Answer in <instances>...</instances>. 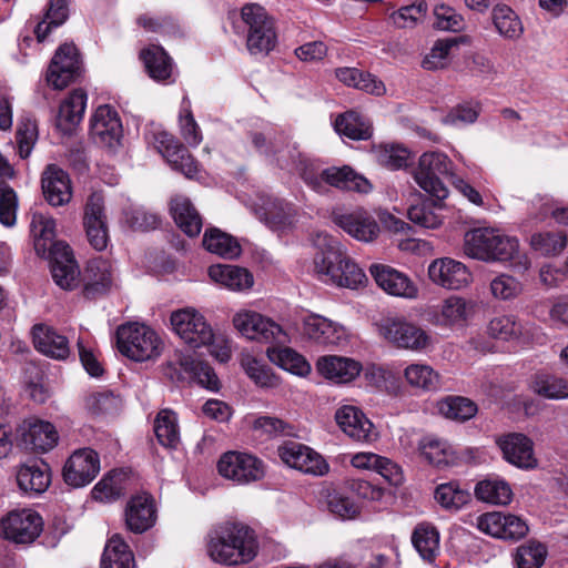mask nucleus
I'll use <instances>...</instances> for the list:
<instances>
[{
	"instance_id": "29",
	"label": "nucleus",
	"mask_w": 568,
	"mask_h": 568,
	"mask_svg": "<svg viewBox=\"0 0 568 568\" xmlns=\"http://www.w3.org/2000/svg\"><path fill=\"white\" fill-rule=\"evenodd\" d=\"M334 223L361 242H373L379 234V225L376 220L365 211L335 214Z\"/></svg>"
},
{
	"instance_id": "56",
	"label": "nucleus",
	"mask_w": 568,
	"mask_h": 568,
	"mask_svg": "<svg viewBox=\"0 0 568 568\" xmlns=\"http://www.w3.org/2000/svg\"><path fill=\"white\" fill-rule=\"evenodd\" d=\"M532 390L549 399L568 398V381L561 377L537 374L531 383Z\"/></svg>"
},
{
	"instance_id": "27",
	"label": "nucleus",
	"mask_w": 568,
	"mask_h": 568,
	"mask_svg": "<svg viewBox=\"0 0 568 568\" xmlns=\"http://www.w3.org/2000/svg\"><path fill=\"white\" fill-rule=\"evenodd\" d=\"M41 187L45 200L52 206H62L72 197L70 178L55 164H49L43 171Z\"/></svg>"
},
{
	"instance_id": "63",
	"label": "nucleus",
	"mask_w": 568,
	"mask_h": 568,
	"mask_svg": "<svg viewBox=\"0 0 568 568\" xmlns=\"http://www.w3.org/2000/svg\"><path fill=\"white\" fill-rule=\"evenodd\" d=\"M480 113L478 102H463L452 108L444 118V123L450 125H466L476 122Z\"/></svg>"
},
{
	"instance_id": "19",
	"label": "nucleus",
	"mask_w": 568,
	"mask_h": 568,
	"mask_svg": "<svg viewBox=\"0 0 568 568\" xmlns=\"http://www.w3.org/2000/svg\"><path fill=\"white\" fill-rule=\"evenodd\" d=\"M156 142L159 151L173 170L181 172L187 179L199 176L200 164L173 135L161 132L158 134Z\"/></svg>"
},
{
	"instance_id": "58",
	"label": "nucleus",
	"mask_w": 568,
	"mask_h": 568,
	"mask_svg": "<svg viewBox=\"0 0 568 568\" xmlns=\"http://www.w3.org/2000/svg\"><path fill=\"white\" fill-rule=\"evenodd\" d=\"M428 10L425 1L404 6L388 14L392 23L399 29H412L418 24Z\"/></svg>"
},
{
	"instance_id": "24",
	"label": "nucleus",
	"mask_w": 568,
	"mask_h": 568,
	"mask_svg": "<svg viewBox=\"0 0 568 568\" xmlns=\"http://www.w3.org/2000/svg\"><path fill=\"white\" fill-rule=\"evenodd\" d=\"M173 364L178 365L182 372L170 373L172 379L183 381L187 378L212 392L220 389L219 377L207 363L197 361L190 354H178Z\"/></svg>"
},
{
	"instance_id": "50",
	"label": "nucleus",
	"mask_w": 568,
	"mask_h": 568,
	"mask_svg": "<svg viewBox=\"0 0 568 568\" xmlns=\"http://www.w3.org/2000/svg\"><path fill=\"white\" fill-rule=\"evenodd\" d=\"M434 498L446 510L457 511L470 501V494L457 481H448L436 487Z\"/></svg>"
},
{
	"instance_id": "20",
	"label": "nucleus",
	"mask_w": 568,
	"mask_h": 568,
	"mask_svg": "<svg viewBox=\"0 0 568 568\" xmlns=\"http://www.w3.org/2000/svg\"><path fill=\"white\" fill-rule=\"evenodd\" d=\"M428 276L433 283L447 290H462L473 280L465 264L449 257L433 261L428 266Z\"/></svg>"
},
{
	"instance_id": "7",
	"label": "nucleus",
	"mask_w": 568,
	"mask_h": 568,
	"mask_svg": "<svg viewBox=\"0 0 568 568\" xmlns=\"http://www.w3.org/2000/svg\"><path fill=\"white\" fill-rule=\"evenodd\" d=\"M453 163L442 152H425L420 155L418 166L414 171V180L432 197L444 201L448 196V189L442 176L452 173Z\"/></svg>"
},
{
	"instance_id": "62",
	"label": "nucleus",
	"mask_w": 568,
	"mask_h": 568,
	"mask_svg": "<svg viewBox=\"0 0 568 568\" xmlns=\"http://www.w3.org/2000/svg\"><path fill=\"white\" fill-rule=\"evenodd\" d=\"M434 26L443 31L460 32L465 29V20L454 8L438 4L434 9Z\"/></svg>"
},
{
	"instance_id": "22",
	"label": "nucleus",
	"mask_w": 568,
	"mask_h": 568,
	"mask_svg": "<svg viewBox=\"0 0 568 568\" xmlns=\"http://www.w3.org/2000/svg\"><path fill=\"white\" fill-rule=\"evenodd\" d=\"M384 337L400 348L423 351L430 343V336L420 327L400 320H393L383 326Z\"/></svg>"
},
{
	"instance_id": "54",
	"label": "nucleus",
	"mask_w": 568,
	"mask_h": 568,
	"mask_svg": "<svg viewBox=\"0 0 568 568\" xmlns=\"http://www.w3.org/2000/svg\"><path fill=\"white\" fill-rule=\"evenodd\" d=\"M154 433L162 446L176 447L180 435L175 413L170 409H162L155 418Z\"/></svg>"
},
{
	"instance_id": "59",
	"label": "nucleus",
	"mask_w": 568,
	"mask_h": 568,
	"mask_svg": "<svg viewBox=\"0 0 568 568\" xmlns=\"http://www.w3.org/2000/svg\"><path fill=\"white\" fill-rule=\"evenodd\" d=\"M546 556L547 549L545 545L529 540L517 548L515 560L518 568H540L545 562Z\"/></svg>"
},
{
	"instance_id": "30",
	"label": "nucleus",
	"mask_w": 568,
	"mask_h": 568,
	"mask_svg": "<svg viewBox=\"0 0 568 568\" xmlns=\"http://www.w3.org/2000/svg\"><path fill=\"white\" fill-rule=\"evenodd\" d=\"M33 344L37 351L54 359H65L70 354L69 341L53 327L37 324L32 328Z\"/></svg>"
},
{
	"instance_id": "12",
	"label": "nucleus",
	"mask_w": 568,
	"mask_h": 568,
	"mask_svg": "<svg viewBox=\"0 0 568 568\" xmlns=\"http://www.w3.org/2000/svg\"><path fill=\"white\" fill-rule=\"evenodd\" d=\"M171 325L174 332L193 348L210 345L214 334L204 316L192 308L173 312Z\"/></svg>"
},
{
	"instance_id": "47",
	"label": "nucleus",
	"mask_w": 568,
	"mask_h": 568,
	"mask_svg": "<svg viewBox=\"0 0 568 568\" xmlns=\"http://www.w3.org/2000/svg\"><path fill=\"white\" fill-rule=\"evenodd\" d=\"M531 250L542 256H557L567 246V234L564 231H540L530 236Z\"/></svg>"
},
{
	"instance_id": "38",
	"label": "nucleus",
	"mask_w": 568,
	"mask_h": 568,
	"mask_svg": "<svg viewBox=\"0 0 568 568\" xmlns=\"http://www.w3.org/2000/svg\"><path fill=\"white\" fill-rule=\"evenodd\" d=\"M468 36H458L453 38L438 39L435 41L429 52L424 57L422 67L428 71L445 69L449 64V53L452 49L459 44H469Z\"/></svg>"
},
{
	"instance_id": "48",
	"label": "nucleus",
	"mask_w": 568,
	"mask_h": 568,
	"mask_svg": "<svg viewBox=\"0 0 568 568\" xmlns=\"http://www.w3.org/2000/svg\"><path fill=\"white\" fill-rule=\"evenodd\" d=\"M408 385L423 392H435L440 387V375L426 364H410L404 371Z\"/></svg>"
},
{
	"instance_id": "17",
	"label": "nucleus",
	"mask_w": 568,
	"mask_h": 568,
	"mask_svg": "<svg viewBox=\"0 0 568 568\" xmlns=\"http://www.w3.org/2000/svg\"><path fill=\"white\" fill-rule=\"evenodd\" d=\"M100 471V459L91 448L75 450L63 467L64 481L72 487L90 484Z\"/></svg>"
},
{
	"instance_id": "33",
	"label": "nucleus",
	"mask_w": 568,
	"mask_h": 568,
	"mask_svg": "<svg viewBox=\"0 0 568 568\" xmlns=\"http://www.w3.org/2000/svg\"><path fill=\"white\" fill-rule=\"evenodd\" d=\"M476 303L462 296L444 300L437 315V323L443 326H464L475 314Z\"/></svg>"
},
{
	"instance_id": "23",
	"label": "nucleus",
	"mask_w": 568,
	"mask_h": 568,
	"mask_svg": "<svg viewBox=\"0 0 568 568\" xmlns=\"http://www.w3.org/2000/svg\"><path fill=\"white\" fill-rule=\"evenodd\" d=\"M369 273L376 284L389 295L415 298L418 294V288L414 282L405 273L392 266L373 264L369 267Z\"/></svg>"
},
{
	"instance_id": "26",
	"label": "nucleus",
	"mask_w": 568,
	"mask_h": 568,
	"mask_svg": "<svg viewBox=\"0 0 568 568\" xmlns=\"http://www.w3.org/2000/svg\"><path fill=\"white\" fill-rule=\"evenodd\" d=\"M69 18V7L67 0H49L43 14L31 16L27 26L39 43L49 39L50 33L61 27Z\"/></svg>"
},
{
	"instance_id": "42",
	"label": "nucleus",
	"mask_w": 568,
	"mask_h": 568,
	"mask_svg": "<svg viewBox=\"0 0 568 568\" xmlns=\"http://www.w3.org/2000/svg\"><path fill=\"white\" fill-rule=\"evenodd\" d=\"M203 246L209 252L229 260L239 257L242 252L241 245L236 239L216 227H211L205 231Z\"/></svg>"
},
{
	"instance_id": "14",
	"label": "nucleus",
	"mask_w": 568,
	"mask_h": 568,
	"mask_svg": "<svg viewBox=\"0 0 568 568\" xmlns=\"http://www.w3.org/2000/svg\"><path fill=\"white\" fill-rule=\"evenodd\" d=\"M277 454L285 465L303 474L323 476L329 469L318 453L301 443L285 442L278 446Z\"/></svg>"
},
{
	"instance_id": "36",
	"label": "nucleus",
	"mask_w": 568,
	"mask_h": 568,
	"mask_svg": "<svg viewBox=\"0 0 568 568\" xmlns=\"http://www.w3.org/2000/svg\"><path fill=\"white\" fill-rule=\"evenodd\" d=\"M100 568H136L134 555L120 535L115 534L108 539Z\"/></svg>"
},
{
	"instance_id": "32",
	"label": "nucleus",
	"mask_w": 568,
	"mask_h": 568,
	"mask_svg": "<svg viewBox=\"0 0 568 568\" xmlns=\"http://www.w3.org/2000/svg\"><path fill=\"white\" fill-rule=\"evenodd\" d=\"M21 439L27 448L33 452L45 453L58 444L59 435L51 423L34 420L24 425Z\"/></svg>"
},
{
	"instance_id": "39",
	"label": "nucleus",
	"mask_w": 568,
	"mask_h": 568,
	"mask_svg": "<svg viewBox=\"0 0 568 568\" xmlns=\"http://www.w3.org/2000/svg\"><path fill=\"white\" fill-rule=\"evenodd\" d=\"M304 333L308 338L322 345H336L342 338V329L332 321L310 315L304 321Z\"/></svg>"
},
{
	"instance_id": "13",
	"label": "nucleus",
	"mask_w": 568,
	"mask_h": 568,
	"mask_svg": "<svg viewBox=\"0 0 568 568\" xmlns=\"http://www.w3.org/2000/svg\"><path fill=\"white\" fill-rule=\"evenodd\" d=\"M82 295L85 300H98L108 295L115 284V273L109 260L97 257L88 261L81 276Z\"/></svg>"
},
{
	"instance_id": "37",
	"label": "nucleus",
	"mask_w": 568,
	"mask_h": 568,
	"mask_svg": "<svg viewBox=\"0 0 568 568\" xmlns=\"http://www.w3.org/2000/svg\"><path fill=\"white\" fill-rule=\"evenodd\" d=\"M335 130L338 134L351 140H368L373 135L372 122L368 118L355 110L339 114L335 120Z\"/></svg>"
},
{
	"instance_id": "61",
	"label": "nucleus",
	"mask_w": 568,
	"mask_h": 568,
	"mask_svg": "<svg viewBox=\"0 0 568 568\" xmlns=\"http://www.w3.org/2000/svg\"><path fill=\"white\" fill-rule=\"evenodd\" d=\"M38 139L37 124L31 119H21L18 122L16 141L18 145V152L21 159H26L30 155Z\"/></svg>"
},
{
	"instance_id": "60",
	"label": "nucleus",
	"mask_w": 568,
	"mask_h": 568,
	"mask_svg": "<svg viewBox=\"0 0 568 568\" xmlns=\"http://www.w3.org/2000/svg\"><path fill=\"white\" fill-rule=\"evenodd\" d=\"M181 135L190 146H197L202 142V133L192 111L191 102L184 97L179 115Z\"/></svg>"
},
{
	"instance_id": "53",
	"label": "nucleus",
	"mask_w": 568,
	"mask_h": 568,
	"mask_svg": "<svg viewBox=\"0 0 568 568\" xmlns=\"http://www.w3.org/2000/svg\"><path fill=\"white\" fill-rule=\"evenodd\" d=\"M523 326L515 315H497L487 324V334L498 341L511 342L521 336Z\"/></svg>"
},
{
	"instance_id": "15",
	"label": "nucleus",
	"mask_w": 568,
	"mask_h": 568,
	"mask_svg": "<svg viewBox=\"0 0 568 568\" xmlns=\"http://www.w3.org/2000/svg\"><path fill=\"white\" fill-rule=\"evenodd\" d=\"M123 129L118 112L110 105H100L90 121V134L97 144L110 150L120 145Z\"/></svg>"
},
{
	"instance_id": "1",
	"label": "nucleus",
	"mask_w": 568,
	"mask_h": 568,
	"mask_svg": "<svg viewBox=\"0 0 568 568\" xmlns=\"http://www.w3.org/2000/svg\"><path fill=\"white\" fill-rule=\"evenodd\" d=\"M34 250L39 256L48 255L54 283L71 291L79 286L81 272L70 246L54 242L55 221L41 212H33L30 222Z\"/></svg>"
},
{
	"instance_id": "52",
	"label": "nucleus",
	"mask_w": 568,
	"mask_h": 568,
	"mask_svg": "<svg viewBox=\"0 0 568 568\" xmlns=\"http://www.w3.org/2000/svg\"><path fill=\"white\" fill-rule=\"evenodd\" d=\"M241 366L246 375L260 387L275 388L280 385V378L263 362L251 354H243Z\"/></svg>"
},
{
	"instance_id": "16",
	"label": "nucleus",
	"mask_w": 568,
	"mask_h": 568,
	"mask_svg": "<svg viewBox=\"0 0 568 568\" xmlns=\"http://www.w3.org/2000/svg\"><path fill=\"white\" fill-rule=\"evenodd\" d=\"M80 72L79 52L74 44L64 43L55 51L47 72L48 83L57 90H62Z\"/></svg>"
},
{
	"instance_id": "43",
	"label": "nucleus",
	"mask_w": 568,
	"mask_h": 568,
	"mask_svg": "<svg viewBox=\"0 0 568 568\" xmlns=\"http://www.w3.org/2000/svg\"><path fill=\"white\" fill-rule=\"evenodd\" d=\"M418 449L428 464L438 468L454 464L456 458L447 442L433 436L424 437L419 442Z\"/></svg>"
},
{
	"instance_id": "21",
	"label": "nucleus",
	"mask_w": 568,
	"mask_h": 568,
	"mask_svg": "<svg viewBox=\"0 0 568 568\" xmlns=\"http://www.w3.org/2000/svg\"><path fill=\"white\" fill-rule=\"evenodd\" d=\"M496 443L509 464L523 469L537 467L538 462L534 454V443L526 435L509 433L500 436Z\"/></svg>"
},
{
	"instance_id": "25",
	"label": "nucleus",
	"mask_w": 568,
	"mask_h": 568,
	"mask_svg": "<svg viewBox=\"0 0 568 568\" xmlns=\"http://www.w3.org/2000/svg\"><path fill=\"white\" fill-rule=\"evenodd\" d=\"M338 427L349 438L361 443L374 439V425L366 415L354 405H343L335 413Z\"/></svg>"
},
{
	"instance_id": "44",
	"label": "nucleus",
	"mask_w": 568,
	"mask_h": 568,
	"mask_svg": "<svg viewBox=\"0 0 568 568\" xmlns=\"http://www.w3.org/2000/svg\"><path fill=\"white\" fill-rule=\"evenodd\" d=\"M266 355L273 364L294 375L306 376L311 372L308 362L290 347H268Z\"/></svg>"
},
{
	"instance_id": "51",
	"label": "nucleus",
	"mask_w": 568,
	"mask_h": 568,
	"mask_svg": "<svg viewBox=\"0 0 568 568\" xmlns=\"http://www.w3.org/2000/svg\"><path fill=\"white\" fill-rule=\"evenodd\" d=\"M475 496L485 503L507 505L511 501L513 491L504 480L484 479L476 485Z\"/></svg>"
},
{
	"instance_id": "41",
	"label": "nucleus",
	"mask_w": 568,
	"mask_h": 568,
	"mask_svg": "<svg viewBox=\"0 0 568 568\" xmlns=\"http://www.w3.org/2000/svg\"><path fill=\"white\" fill-rule=\"evenodd\" d=\"M141 59L153 80L164 82L171 78L173 70L172 59L163 48L158 45L149 47L141 52Z\"/></svg>"
},
{
	"instance_id": "18",
	"label": "nucleus",
	"mask_w": 568,
	"mask_h": 568,
	"mask_svg": "<svg viewBox=\"0 0 568 568\" xmlns=\"http://www.w3.org/2000/svg\"><path fill=\"white\" fill-rule=\"evenodd\" d=\"M158 519L155 500L148 493L131 496L124 510V523L133 534H143L151 529Z\"/></svg>"
},
{
	"instance_id": "2",
	"label": "nucleus",
	"mask_w": 568,
	"mask_h": 568,
	"mask_svg": "<svg viewBox=\"0 0 568 568\" xmlns=\"http://www.w3.org/2000/svg\"><path fill=\"white\" fill-rule=\"evenodd\" d=\"M258 549L255 531L241 523H225L210 536L207 552L217 564L239 566L252 561Z\"/></svg>"
},
{
	"instance_id": "6",
	"label": "nucleus",
	"mask_w": 568,
	"mask_h": 568,
	"mask_svg": "<svg viewBox=\"0 0 568 568\" xmlns=\"http://www.w3.org/2000/svg\"><path fill=\"white\" fill-rule=\"evenodd\" d=\"M241 18L247 28L246 48L251 54H268L276 45L275 22L264 7L246 3Z\"/></svg>"
},
{
	"instance_id": "11",
	"label": "nucleus",
	"mask_w": 568,
	"mask_h": 568,
	"mask_svg": "<svg viewBox=\"0 0 568 568\" xmlns=\"http://www.w3.org/2000/svg\"><path fill=\"white\" fill-rule=\"evenodd\" d=\"M233 324L248 339L276 344L287 342L286 333L277 323L254 311L236 313L233 317Z\"/></svg>"
},
{
	"instance_id": "40",
	"label": "nucleus",
	"mask_w": 568,
	"mask_h": 568,
	"mask_svg": "<svg viewBox=\"0 0 568 568\" xmlns=\"http://www.w3.org/2000/svg\"><path fill=\"white\" fill-rule=\"evenodd\" d=\"M412 542L425 561H435L439 554V531L434 525L418 524L413 531Z\"/></svg>"
},
{
	"instance_id": "46",
	"label": "nucleus",
	"mask_w": 568,
	"mask_h": 568,
	"mask_svg": "<svg viewBox=\"0 0 568 568\" xmlns=\"http://www.w3.org/2000/svg\"><path fill=\"white\" fill-rule=\"evenodd\" d=\"M443 209V201L437 199H425L420 203L409 206L408 219L425 229H437L443 223V216L439 211Z\"/></svg>"
},
{
	"instance_id": "31",
	"label": "nucleus",
	"mask_w": 568,
	"mask_h": 568,
	"mask_svg": "<svg viewBox=\"0 0 568 568\" xmlns=\"http://www.w3.org/2000/svg\"><path fill=\"white\" fill-rule=\"evenodd\" d=\"M210 278L234 292H244L254 284L253 274L244 267L230 264H215L209 267Z\"/></svg>"
},
{
	"instance_id": "64",
	"label": "nucleus",
	"mask_w": 568,
	"mask_h": 568,
	"mask_svg": "<svg viewBox=\"0 0 568 568\" xmlns=\"http://www.w3.org/2000/svg\"><path fill=\"white\" fill-rule=\"evenodd\" d=\"M410 153L400 145H384L378 151V162L387 169L399 170L407 166Z\"/></svg>"
},
{
	"instance_id": "34",
	"label": "nucleus",
	"mask_w": 568,
	"mask_h": 568,
	"mask_svg": "<svg viewBox=\"0 0 568 568\" xmlns=\"http://www.w3.org/2000/svg\"><path fill=\"white\" fill-rule=\"evenodd\" d=\"M88 95L84 90L75 89L62 101L57 116V126L69 133L80 123L84 115Z\"/></svg>"
},
{
	"instance_id": "8",
	"label": "nucleus",
	"mask_w": 568,
	"mask_h": 568,
	"mask_svg": "<svg viewBox=\"0 0 568 568\" xmlns=\"http://www.w3.org/2000/svg\"><path fill=\"white\" fill-rule=\"evenodd\" d=\"M304 180L317 193L326 192L327 186L358 193H368L372 190L369 181L348 165L331 166L322 170L318 174H305Z\"/></svg>"
},
{
	"instance_id": "45",
	"label": "nucleus",
	"mask_w": 568,
	"mask_h": 568,
	"mask_svg": "<svg viewBox=\"0 0 568 568\" xmlns=\"http://www.w3.org/2000/svg\"><path fill=\"white\" fill-rule=\"evenodd\" d=\"M493 23L500 37L517 40L524 33V26L517 13L506 4H498L491 11Z\"/></svg>"
},
{
	"instance_id": "55",
	"label": "nucleus",
	"mask_w": 568,
	"mask_h": 568,
	"mask_svg": "<svg viewBox=\"0 0 568 568\" xmlns=\"http://www.w3.org/2000/svg\"><path fill=\"white\" fill-rule=\"evenodd\" d=\"M438 409L446 418L465 422L476 415L477 405L466 397L448 396L439 403Z\"/></svg>"
},
{
	"instance_id": "5",
	"label": "nucleus",
	"mask_w": 568,
	"mask_h": 568,
	"mask_svg": "<svg viewBox=\"0 0 568 568\" xmlns=\"http://www.w3.org/2000/svg\"><path fill=\"white\" fill-rule=\"evenodd\" d=\"M119 352L135 362H145L160 356L162 341L149 326L139 323L121 325L116 331Z\"/></svg>"
},
{
	"instance_id": "10",
	"label": "nucleus",
	"mask_w": 568,
	"mask_h": 568,
	"mask_svg": "<svg viewBox=\"0 0 568 568\" xmlns=\"http://www.w3.org/2000/svg\"><path fill=\"white\" fill-rule=\"evenodd\" d=\"M219 474L240 485H246L261 480L265 475L264 463L256 456L241 453L226 452L217 463Z\"/></svg>"
},
{
	"instance_id": "57",
	"label": "nucleus",
	"mask_w": 568,
	"mask_h": 568,
	"mask_svg": "<svg viewBox=\"0 0 568 568\" xmlns=\"http://www.w3.org/2000/svg\"><path fill=\"white\" fill-rule=\"evenodd\" d=\"M489 290L498 301H513L524 293L525 285L515 276L501 273L490 281Z\"/></svg>"
},
{
	"instance_id": "49",
	"label": "nucleus",
	"mask_w": 568,
	"mask_h": 568,
	"mask_svg": "<svg viewBox=\"0 0 568 568\" xmlns=\"http://www.w3.org/2000/svg\"><path fill=\"white\" fill-rule=\"evenodd\" d=\"M43 467L36 464L21 466L17 473V483L20 489L37 494L45 491L50 485V474L47 465Z\"/></svg>"
},
{
	"instance_id": "3",
	"label": "nucleus",
	"mask_w": 568,
	"mask_h": 568,
	"mask_svg": "<svg viewBox=\"0 0 568 568\" xmlns=\"http://www.w3.org/2000/svg\"><path fill=\"white\" fill-rule=\"evenodd\" d=\"M314 264L318 278L326 284L356 290L367 281L364 271L335 244L318 253Z\"/></svg>"
},
{
	"instance_id": "9",
	"label": "nucleus",
	"mask_w": 568,
	"mask_h": 568,
	"mask_svg": "<svg viewBox=\"0 0 568 568\" xmlns=\"http://www.w3.org/2000/svg\"><path fill=\"white\" fill-rule=\"evenodd\" d=\"M42 530V517L30 508L12 510L0 521L3 538L17 545L32 544Z\"/></svg>"
},
{
	"instance_id": "28",
	"label": "nucleus",
	"mask_w": 568,
	"mask_h": 568,
	"mask_svg": "<svg viewBox=\"0 0 568 568\" xmlns=\"http://www.w3.org/2000/svg\"><path fill=\"white\" fill-rule=\"evenodd\" d=\"M316 369L323 377L335 384H347L361 374L363 366L351 357L327 355L317 359Z\"/></svg>"
},
{
	"instance_id": "35",
	"label": "nucleus",
	"mask_w": 568,
	"mask_h": 568,
	"mask_svg": "<svg viewBox=\"0 0 568 568\" xmlns=\"http://www.w3.org/2000/svg\"><path fill=\"white\" fill-rule=\"evenodd\" d=\"M170 212L175 224L187 236H197L202 230V217L193 206L191 201L182 195H176L171 200Z\"/></svg>"
},
{
	"instance_id": "4",
	"label": "nucleus",
	"mask_w": 568,
	"mask_h": 568,
	"mask_svg": "<svg viewBox=\"0 0 568 568\" xmlns=\"http://www.w3.org/2000/svg\"><path fill=\"white\" fill-rule=\"evenodd\" d=\"M519 240L494 227H477L466 232V255L485 262H506L518 251Z\"/></svg>"
}]
</instances>
